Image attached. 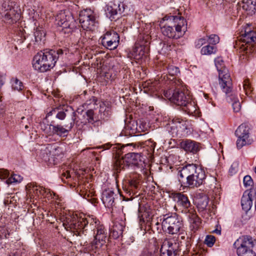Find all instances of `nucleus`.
<instances>
[{"mask_svg":"<svg viewBox=\"0 0 256 256\" xmlns=\"http://www.w3.org/2000/svg\"><path fill=\"white\" fill-rule=\"evenodd\" d=\"M63 225L67 230L72 232L76 235L94 236V238L87 248V250L91 254H100L106 242L108 234L96 217L82 214L68 220Z\"/></svg>","mask_w":256,"mask_h":256,"instance_id":"obj_1","label":"nucleus"},{"mask_svg":"<svg viewBox=\"0 0 256 256\" xmlns=\"http://www.w3.org/2000/svg\"><path fill=\"white\" fill-rule=\"evenodd\" d=\"M160 27L163 35L170 38L182 37L187 30L186 20L178 16L164 17L160 22Z\"/></svg>","mask_w":256,"mask_h":256,"instance_id":"obj_2","label":"nucleus"},{"mask_svg":"<svg viewBox=\"0 0 256 256\" xmlns=\"http://www.w3.org/2000/svg\"><path fill=\"white\" fill-rule=\"evenodd\" d=\"M56 50H50L38 52L34 58L33 67L36 70L44 72L53 68L56 62Z\"/></svg>","mask_w":256,"mask_h":256,"instance_id":"obj_3","label":"nucleus"},{"mask_svg":"<svg viewBox=\"0 0 256 256\" xmlns=\"http://www.w3.org/2000/svg\"><path fill=\"white\" fill-rule=\"evenodd\" d=\"M160 220L162 228L166 233L173 235L184 231L182 220L176 213L166 214Z\"/></svg>","mask_w":256,"mask_h":256,"instance_id":"obj_4","label":"nucleus"},{"mask_svg":"<svg viewBox=\"0 0 256 256\" xmlns=\"http://www.w3.org/2000/svg\"><path fill=\"white\" fill-rule=\"evenodd\" d=\"M180 84L174 89H169L164 91V96L170 102L178 106L186 105L190 96L188 90L182 85L181 81L178 80Z\"/></svg>","mask_w":256,"mask_h":256,"instance_id":"obj_5","label":"nucleus"},{"mask_svg":"<svg viewBox=\"0 0 256 256\" xmlns=\"http://www.w3.org/2000/svg\"><path fill=\"white\" fill-rule=\"evenodd\" d=\"M250 26L246 24L241 31L240 42L236 44V47H240L241 51L246 54L254 52L253 46L256 42V32L252 30Z\"/></svg>","mask_w":256,"mask_h":256,"instance_id":"obj_6","label":"nucleus"},{"mask_svg":"<svg viewBox=\"0 0 256 256\" xmlns=\"http://www.w3.org/2000/svg\"><path fill=\"white\" fill-rule=\"evenodd\" d=\"M144 163L140 153L130 152L122 158L115 159L114 162V169L116 172L130 166H142Z\"/></svg>","mask_w":256,"mask_h":256,"instance_id":"obj_7","label":"nucleus"},{"mask_svg":"<svg viewBox=\"0 0 256 256\" xmlns=\"http://www.w3.org/2000/svg\"><path fill=\"white\" fill-rule=\"evenodd\" d=\"M215 66L218 72L219 83L222 91L228 94L232 90V81L228 70L225 67L224 60L220 58L214 60Z\"/></svg>","mask_w":256,"mask_h":256,"instance_id":"obj_8","label":"nucleus"},{"mask_svg":"<svg viewBox=\"0 0 256 256\" xmlns=\"http://www.w3.org/2000/svg\"><path fill=\"white\" fill-rule=\"evenodd\" d=\"M254 240L250 236H242L234 242V246L236 250L238 256H256L252 248Z\"/></svg>","mask_w":256,"mask_h":256,"instance_id":"obj_9","label":"nucleus"},{"mask_svg":"<svg viewBox=\"0 0 256 256\" xmlns=\"http://www.w3.org/2000/svg\"><path fill=\"white\" fill-rule=\"evenodd\" d=\"M170 126V132L173 136H186L190 134L188 122L180 118L173 119Z\"/></svg>","mask_w":256,"mask_h":256,"instance_id":"obj_10","label":"nucleus"},{"mask_svg":"<svg viewBox=\"0 0 256 256\" xmlns=\"http://www.w3.org/2000/svg\"><path fill=\"white\" fill-rule=\"evenodd\" d=\"M79 22L82 27L86 30H94L97 26L95 14L90 9H86L80 12Z\"/></svg>","mask_w":256,"mask_h":256,"instance_id":"obj_11","label":"nucleus"},{"mask_svg":"<svg viewBox=\"0 0 256 256\" xmlns=\"http://www.w3.org/2000/svg\"><path fill=\"white\" fill-rule=\"evenodd\" d=\"M75 112H72V120L70 124L66 125L65 128L63 126L59 124L48 125V128H45L44 129L45 133L48 134L49 135L56 134L60 136H66L68 133V132L74 126V120Z\"/></svg>","mask_w":256,"mask_h":256,"instance_id":"obj_12","label":"nucleus"},{"mask_svg":"<svg viewBox=\"0 0 256 256\" xmlns=\"http://www.w3.org/2000/svg\"><path fill=\"white\" fill-rule=\"evenodd\" d=\"M102 44L110 50L116 49L120 42V36L114 30L106 32L100 38Z\"/></svg>","mask_w":256,"mask_h":256,"instance_id":"obj_13","label":"nucleus"},{"mask_svg":"<svg viewBox=\"0 0 256 256\" xmlns=\"http://www.w3.org/2000/svg\"><path fill=\"white\" fill-rule=\"evenodd\" d=\"M206 178V174L204 171L200 168H198V170L192 176L190 179L192 180L189 182L188 180H183L182 182V186L189 188H198L204 184Z\"/></svg>","mask_w":256,"mask_h":256,"instance_id":"obj_14","label":"nucleus"},{"mask_svg":"<svg viewBox=\"0 0 256 256\" xmlns=\"http://www.w3.org/2000/svg\"><path fill=\"white\" fill-rule=\"evenodd\" d=\"M198 168H200L194 164H188L183 166L178 172V181L182 186V181L183 180H188L189 182L192 180L190 178L198 170Z\"/></svg>","mask_w":256,"mask_h":256,"instance_id":"obj_15","label":"nucleus"},{"mask_svg":"<svg viewBox=\"0 0 256 256\" xmlns=\"http://www.w3.org/2000/svg\"><path fill=\"white\" fill-rule=\"evenodd\" d=\"M146 39L142 41L140 43H136L134 48L132 52V56L134 58L139 60L145 56L146 52L148 50V42L149 36H146Z\"/></svg>","mask_w":256,"mask_h":256,"instance_id":"obj_16","label":"nucleus"},{"mask_svg":"<svg viewBox=\"0 0 256 256\" xmlns=\"http://www.w3.org/2000/svg\"><path fill=\"white\" fill-rule=\"evenodd\" d=\"M174 200L176 202V206L182 212L188 213L192 210L190 208L191 206L190 202L186 194L179 192L174 196Z\"/></svg>","mask_w":256,"mask_h":256,"instance_id":"obj_17","label":"nucleus"},{"mask_svg":"<svg viewBox=\"0 0 256 256\" xmlns=\"http://www.w3.org/2000/svg\"><path fill=\"white\" fill-rule=\"evenodd\" d=\"M178 248V244L173 240H166L161 246L160 256H175Z\"/></svg>","mask_w":256,"mask_h":256,"instance_id":"obj_18","label":"nucleus"},{"mask_svg":"<svg viewBox=\"0 0 256 256\" xmlns=\"http://www.w3.org/2000/svg\"><path fill=\"white\" fill-rule=\"evenodd\" d=\"M256 196V188H252L244 192L241 199V205L246 212L248 211L252 206V201Z\"/></svg>","mask_w":256,"mask_h":256,"instance_id":"obj_19","label":"nucleus"},{"mask_svg":"<svg viewBox=\"0 0 256 256\" xmlns=\"http://www.w3.org/2000/svg\"><path fill=\"white\" fill-rule=\"evenodd\" d=\"M58 20V24L62 28V30L68 28V32L72 29V23L74 22L73 18L70 14H66L64 12L59 13L56 18Z\"/></svg>","mask_w":256,"mask_h":256,"instance_id":"obj_20","label":"nucleus"},{"mask_svg":"<svg viewBox=\"0 0 256 256\" xmlns=\"http://www.w3.org/2000/svg\"><path fill=\"white\" fill-rule=\"evenodd\" d=\"M180 146L187 152L195 154L200 150L199 144L191 140H182L180 144Z\"/></svg>","mask_w":256,"mask_h":256,"instance_id":"obj_21","label":"nucleus"},{"mask_svg":"<svg viewBox=\"0 0 256 256\" xmlns=\"http://www.w3.org/2000/svg\"><path fill=\"white\" fill-rule=\"evenodd\" d=\"M124 222L122 220H115L110 228V236L117 239L122 236L124 228Z\"/></svg>","mask_w":256,"mask_h":256,"instance_id":"obj_22","label":"nucleus"},{"mask_svg":"<svg viewBox=\"0 0 256 256\" xmlns=\"http://www.w3.org/2000/svg\"><path fill=\"white\" fill-rule=\"evenodd\" d=\"M125 4L123 2L115 1L108 6L107 10L111 16L122 14L125 9Z\"/></svg>","mask_w":256,"mask_h":256,"instance_id":"obj_23","label":"nucleus"},{"mask_svg":"<svg viewBox=\"0 0 256 256\" xmlns=\"http://www.w3.org/2000/svg\"><path fill=\"white\" fill-rule=\"evenodd\" d=\"M102 200L104 206L108 208H112L114 206V192L110 190H106L102 194Z\"/></svg>","mask_w":256,"mask_h":256,"instance_id":"obj_24","label":"nucleus"},{"mask_svg":"<svg viewBox=\"0 0 256 256\" xmlns=\"http://www.w3.org/2000/svg\"><path fill=\"white\" fill-rule=\"evenodd\" d=\"M195 202L198 210L203 211L206 208L209 199L206 194H202L197 196Z\"/></svg>","mask_w":256,"mask_h":256,"instance_id":"obj_25","label":"nucleus"},{"mask_svg":"<svg viewBox=\"0 0 256 256\" xmlns=\"http://www.w3.org/2000/svg\"><path fill=\"white\" fill-rule=\"evenodd\" d=\"M242 8L249 15H253L256 12V0H242Z\"/></svg>","mask_w":256,"mask_h":256,"instance_id":"obj_26","label":"nucleus"},{"mask_svg":"<svg viewBox=\"0 0 256 256\" xmlns=\"http://www.w3.org/2000/svg\"><path fill=\"white\" fill-rule=\"evenodd\" d=\"M4 20L7 23L9 24H12L16 22L20 18V15L14 8L6 12L4 16Z\"/></svg>","mask_w":256,"mask_h":256,"instance_id":"obj_27","label":"nucleus"},{"mask_svg":"<svg viewBox=\"0 0 256 256\" xmlns=\"http://www.w3.org/2000/svg\"><path fill=\"white\" fill-rule=\"evenodd\" d=\"M188 217L190 219V223L191 230L194 232L196 230L200 227V220L198 216L194 210H192L188 213Z\"/></svg>","mask_w":256,"mask_h":256,"instance_id":"obj_28","label":"nucleus"},{"mask_svg":"<svg viewBox=\"0 0 256 256\" xmlns=\"http://www.w3.org/2000/svg\"><path fill=\"white\" fill-rule=\"evenodd\" d=\"M34 36L35 44L38 45L45 40L46 32L42 27L38 26L34 30Z\"/></svg>","mask_w":256,"mask_h":256,"instance_id":"obj_29","label":"nucleus"},{"mask_svg":"<svg viewBox=\"0 0 256 256\" xmlns=\"http://www.w3.org/2000/svg\"><path fill=\"white\" fill-rule=\"evenodd\" d=\"M227 100L232 102L233 110L236 112H239L241 110V103L238 97L235 94L228 95Z\"/></svg>","mask_w":256,"mask_h":256,"instance_id":"obj_30","label":"nucleus"},{"mask_svg":"<svg viewBox=\"0 0 256 256\" xmlns=\"http://www.w3.org/2000/svg\"><path fill=\"white\" fill-rule=\"evenodd\" d=\"M236 140V147L238 149H240L244 146L246 144H250L254 142V140L250 138V135L248 136H238Z\"/></svg>","mask_w":256,"mask_h":256,"instance_id":"obj_31","label":"nucleus"},{"mask_svg":"<svg viewBox=\"0 0 256 256\" xmlns=\"http://www.w3.org/2000/svg\"><path fill=\"white\" fill-rule=\"evenodd\" d=\"M53 156L54 154L51 156L50 152L48 148L41 152V156L44 161L55 164L57 163L58 158H54Z\"/></svg>","mask_w":256,"mask_h":256,"instance_id":"obj_32","label":"nucleus"},{"mask_svg":"<svg viewBox=\"0 0 256 256\" xmlns=\"http://www.w3.org/2000/svg\"><path fill=\"white\" fill-rule=\"evenodd\" d=\"M236 136H248L250 135V128L246 124H240L236 129L235 132Z\"/></svg>","mask_w":256,"mask_h":256,"instance_id":"obj_33","label":"nucleus"},{"mask_svg":"<svg viewBox=\"0 0 256 256\" xmlns=\"http://www.w3.org/2000/svg\"><path fill=\"white\" fill-rule=\"evenodd\" d=\"M66 112H68L67 110L64 112V110H59L58 108H54L48 113L46 117L56 115V118L60 120H63L67 115Z\"/></svg>","mask_w":256,"mask_h":256,"instance_id":"obj_34","label":"nucleus"},{"mask_svg":"<svg viewBox=\"0 0 256 256\" xmlns=\"http://www.w3.org/2000/svg\"><path fill=\"white\" fill-rule=\"evenodd\" d=\"M10 83L12 88L14 90L20 92L24 88L22 82L16 78H12L10 80Z\"/></svg>","mask_w":256,"mask_h":256,"instance_id":"obj_35","label":"nucleus"},{"mask_svg":"<svg viewBox=\"0 0 256 256\" xmlns=\"http://www.w3.org/2000/svg\"><path fill=\"white\" fill-rule=\"evenodd\" d=\"M182 106L184 107V110L188 114H192L196 110L195 104L194 102L192 101L191 96H190L188 103Z\"/></svg>","mask_w":256,"mask_h":256,"instance_id":"obj_36","label":"nucleus"},{"mask_svg":"<svg viewBox=\"0 0 256 256\" xmlns=\"http://www.w3.org/2000/svg\"><path fill=\"white\" fill-rule=\"evenodd\" d=\"M11 2L10 1L0 2V14L3 15L10 10L12 8V6L10 5Z\"/></svg>","mask_w":256,"mask_h":256,"instance_id":"obj_37","label":"nucleus"},{"mask_svg":"<svg viewBox=\"0 0 256 256\" xmlns=\"http://www.w3.org/2000/svg\"><path fill=\"white\" fill-rule=\"evenodd\" d=\"M40 188L38 190L40 196H44L47 198L51 197V198H54V196L56 195V193L51 192L50 189H46L41 186H40V188Z\"/></svg>","mask_w":256,"mask_h":256,"instance_id":"obj_38","label":"nucleus"},{"mask_svg":"<svg viewBox=\"0 0 256 256\" xmlns=\"http://www.w3.org/2000/svg\"><path fill=\"white\" fill-rule=\"evenodd\" d=\"M216 52V48L214 46H204L201 49V53L202 54H211L215 53Z\"/></svg>","mask_w":256,"mask_h":256,"instance_id":"obj_39","label":"nucleus"},{"mask_svg":"<svg viewBox=\"0 0 256 256\" xmlns=\"http://www.w3.org/2000/svg\"><path fill=\"white\" fill-rule=\"evenodd\" d=\"M22 180V178L17 174H13L8 178L6 180V183L8 184H12L14 183L20 182Z\"/></svg>","mask_w":256,"mask_h":256,"instance_id":"obj_40","label":"nucleus"},{"mask_svg":"<svg viewBox=\"0 0 256 256\" xmlns=\"http://www.w3.org/2000/svg\"><path fill=\"white\" fill-rule=\"evenodd\" d=\"M167 70L168 74L170 76H175L180 73L178 68L172 65L168 66Z\"/></svg>","mask_w":256,"mask_h":256,"instance_id":"obj_41","label":"nucleus"},{"mask_svg":"<svg viewBox=\"0 0 256 256\" xmlns=\"http://www.w3.org/2000/svg\"><path fill=\"white\" fill-rule=\"evenodd\" d=\"M29 188L28 192L30 194L34 193L36 196L38 197L40 196L39 190L38 188H40V186L34 185V184H29L28 186Z\"/></svg>","mask_w":256,"mask_h":256,"instance_id":"obj_42","label":"nucleus"},{"mask_svg":"<svg viewBox=\"0 0 256 256\" xmlns=\"http://www.w3.org/2000/svg\"><path fill=\"white\" fill-rule=\"evenodd\" d=\"M243 88L245 91L246 94L250 96L252 91V88L250 86V82L248 80H245L243 82Z\"/></svg>","mask_w":256,"mask_h":256,"instance_id":"obj_43","label":"nucleus"},{"mask_svg":"<svg viewBox=\"0 0 256 256\" xmlns=\"http://www.w3.org/2000/svg\"><path fill=\"white\" fill-rule=\"evenodd\" d=\"M216 242L215 237L214 236L208 235L206 236L204 240V244L208 247H212Z\"/></svg>","mask_w":256,"mask_h":256,"instance_id":"obj_44","label":"nucleus"},{"mask_svg":"<svg viewBox=\"0 0 256 256\" xmlns=\"http://www.w3.org/2000/svg\"><path fill=\"white\" fill-rule=\"evenodd\" d=\"M86 114L87 117L86 119L88 122L93 123L96 120L94 119V112L92 110L90 109L88 110L86 112Z\"/></svg>","mask_w":256,"mask_h":256,"instance_id":"obj_45","label":"nucleus"},{"mask_svg":"<svg viewBox=\"0 0 256 256\" xmlns=\"http://www.w3.org/2000/svg\"><path fill=\"white\" fill-rule=\"evenodd\" d=\"M208 42L210 44H216L218 43L220 41V38L218 36L215 34H212L208 36Z\"/></svg>","mask_w":256,"mask_h":256,"instance_id":"obj_46","label":"nucleus"},{"mask_svg":"<svg viewBox=\"0 0 256 256\" xmlns=\"http://www.w3.org/2000/svg\"><path fill=\"white\" fill-rule=\"evenodd\" d=\"M139 256H158L155 254L154 252L148 249V248H144L141 254L139 255Z\"/></svg>","mask_w":256,"mask_h":256,"instance_id":"obj_47","label":"nucleus"},{"mask_svg":"<svg viewBox=\"0 0 256 256\" xmlns=\"http://www.w3.org/2000/svg\"><path fill=\"white\" fill-rule=\"evenodd\" d=\"M173 46L169 44H163V46L162 48L161 51L164 54H167L168 52L172 50L173 48Z\"/></svg>","mask_w":256,"mask_h":256,"instance_id":"obj_48","label":"nucleus"},{"mask_svg":"<svg viewBox=\"0 0 256 256\" xmlns=\"http://www.w3.org/2000/svg\"><path fill=\"white\" fill-rule=\"evenodd\" d=\"M243 182L245 186H252L253 184L252 180L250 176H246L244 178Z\"/></svg>","mask_w":256,"mask_h":256,"instance_id":"obj_49","label":"nucleus"},{"mask_svg":"<svg viewBox=\"0 0 256 256\" xmlns=\"http://www.w3.org/2000/svg\"><path fill=\"white\" fill-rule=\"evenodd\" d=\"M238 164H232L230 170L229 172L232 175L234 174H236L238 170Z\"/></svg>","mask_w":256,"mask_h":256,"instance_id":"obj_50","label":"nucleus"},{"mask_svg":"<svg viewBox=\"0 0 256 256\" xmlns=\"http://www.w3.org/2000/svg\"><path fill=\"white\" fill-rule=\"evenodd\" d=\"M9 172L7 170H3L0 172V178L2 179L8 178Z\"/></svg>","mask_w":256,"mask_h":256,"instance_id":"obj_51","label":"nucleus"},{"mask_svg":"<svg viewBox=\"0 0 256 256\" xmlns=\"http://www.w3.org/2000/svg\"><path fill=\"white\" fill-rule=\"evenodd\" d=\"M64 178H65L66 179L70 178V172L69 170H67L66 172L63 170L62 172L61 178L62 180H64Z\"/></svg>","mask_w":256,"mask_h":256,"instance_id":"obj_52","label":"nucleus"},{"mask_svg":"<svg viewBox=\"0 0 256 256\" xmlns=\"http://www.w3.org/2000/svg\"><path fill=\"white\" fill-rule=\"evenodd\" d=\"M206 39L202 38L197 40L196 42V46L198 48H200L204 44L206 43Z\"/></svg>","mask_w":256,"mask_h":256,"instance_id":"obj_53","label":"nucleus"},{"mask_svg":"<svg viewBox=\"0 0 256 256\" xmlns=\"http://www.w3.org/2000/svg\"><path fill=\"white\" fill-rule=\"evenodd\" d=\"M6 256H22L21 252L20 250H16L8 254Z\"/></svg>","mask_w":256,"mask_h":256,"instance_id":"obj_54","label":"nucleus"},{"mask_svg":"<svg viewBox=\"0 0 256 256\" xmlns=\"http://www.w3.org/2000/svg\"><path fill=\"white\" fill-rule=\"evenodd\" d=\"M56 60H57L59 56L62 54L64 53V52L62 49H58V50H57V51H56Z\"/></svg>","mask_w":256,"mask_h":256,"instance_id":"obj_55","label":"nucleus"},{"mask_svg":"<svg viewBox=\"0 0 256 256\" xmlns=\"http://www.w3.org/2000/svg\"><path fill=\"white\" fill-rule=\"evenodd\" d=\"M4 78L3 76H0V88L4 83Z\"/></svg>","mask_w":256,"mask_h":256,"instance_id":"obj_56","label":"nucleus"},{"mask_svg":"<svg viewBox=\"0 0 256 256\" xmlns=\"http://www.w3.org/2000/svg\"><path fill=\"white\" fill-rule=\"evenodd\" d=\"M94 102V100H89L87 101L86 103H84L82 106L84 108H86L88 105L90 104H92V102Z\"/></svg>","mask_w":256,"mask_h":256,"instance_id":"obj_57","label":"nucleus"},{"mask_svg":"<svg viewBox=\"0 0 256 256\" xmlns=\"http://www.w3.org/2000/svg\"><path fill=\"white\" fill-rule=\"evenodd\" d=\"M130 185L134 188H137L138 187V183L136 181H131L130 182Z\"/></svg>","mask_w":256,"mask_h":256,"instance_id":"obj_58","label":"nucleus"},{"mask_svg":"<svg viewBox=\"0 0 256 256\" xmlns=\"http://www.w3.org/2000/svg\"><path fill=\"white\" fill-rule=\"evenodd\" d=\"M213 232L220 235L221 234V231L220 230H218V228H216L213 230Z\"/></svg>","mask_w":256,"mask_h":256,"instance_id":"obj_59","label":"nucleus"},{"mask_svg":"<svg viewBox=\"0 0 256 256\" xmlns=\"http://www.w3.org/2000/svg\"><path fill=\"white\" fill-rule=\"evenodd\" d=\"M133 146V144H126V146H124L122 147V150H124V149L126 148V147H128V146Z\"/></svg>","mask_w":256,"mask_h":256,"instance_id":"obj_60","label":"nucleus"},{"mask_svg":"<svg viewBox=\"0 0 256 256\" xmlns=\"http://www.w3.org/2000/svg\"><path fill=\"white\" fill-rule=\"evenodd\" d=\"M56 151L59 152V148H56V149L54 150V154H56Z\"/></svg>","mask_w":256,"mask_h":256,"instance_id":"obj_61","label":"nucleus"},{"mask_svg":"<svg viewBox=\"0 0 256 256\" xmlns=\"http://www.w3.org/2000/svg\"><path fill=\"white\" fill-rule=\"evenodd\" d=\"M152 86H152V85L150 86V88H148V90H152Z\"/></svg>","mask_w":256,"mask_h":256,"instance_id":"obj_62","label":"nucleus"},{"mask_svg":"<svg viewBox=\"0 0 256 256\" xmlns=\"http://www.w3.org/2000/svg\"><path fill=\"white\" fill-rule=\"evenodd\" d=\"M24 128H25L26 129H28V125L26 124V125L24 126Z\"/></svg>","mask_w":256,"mask_h":256,"instance_id":"obj_63","label":"nucleus"},{"mask_svg":"<svg viewBox=\"0 0 256 256\" xmlns=\"http://www.w3.org/2000/svg\"><path fill=\"white\" fill-rule=\"evenodd\" d=\"M143 216H144V215L142 214V218L140 220H142H142L143 221H144V218H143Z\"/></svg>","mask_w":256,"mask_h":256,"instance_id":"obj_64","label":"nucleus"}]
</instances>
